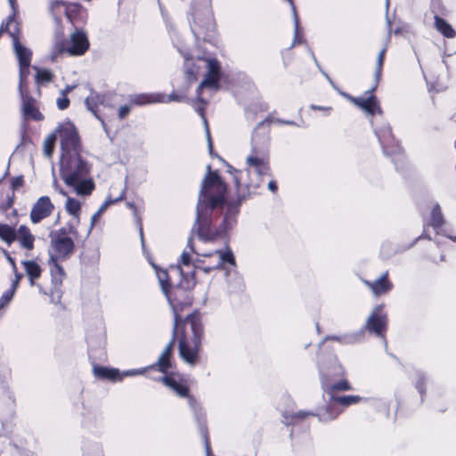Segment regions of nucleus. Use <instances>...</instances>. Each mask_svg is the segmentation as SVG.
<instances>
[{
    "instance_id": "nucleus-13",
    "label": "nucleus",
    "mask_w": 456,
    "mask_h": 456,
    "mask_svg": "<svg viewBox=\"0 0 456 456\" xmlns=\"http://www.w3.org/2000/svg\"><path fill=\"white\" fill-rule=\"evenodd\" d=\"M383 305H377L366 322V330L378 337H385L387 330V314L383 312Z\"/></svg>"
},
{
    "instance_id": "nucleus-28",
    "label": "nucleus",
    "mask_w": 456,
    "mask_h": 456,
    "mask_svg": "<svg viewBox=\"0 0 456 456\" xmlns=\"http://www.w3.org/2000/svg\"><path fill=\"white\" fill-rule=\"evenodd\" d=\"M322 387L325 393L329 395L330 400L332 397H338L336 393L338 391H349L352 390V386L346 379H341L334 384H330L325 380L322 381Z\"/></svg>"
},
{
    "instance_id": "nucleus-22",
    "label": "nucleus",
    "mask_w": 456,
    "mask_h": 456,
    "mask_svg": "<svg viewBox=\"0 0 456 456\" xmlns=\"http://www.w3.org/2000/svg\"><path fill=\"white\" fill-rule=\"evenodd\" d=\"M179 98L174 94L165 95L163 94H139L131 98V103L134 105H145L157 102H169L178 101Z\"/></svg>"
},
{
    "instance_id": "nucleus-14",
    "label": "nucleus",
    "mask_w": 456,
    "mask_h": 456,
    "mask_svg": "<svg viewBox=\"0 0 456 456\" xmlns=\"http://www.w3.org/2000/svg\"><path fill=\"white\" fill-rule=\"evenodd\" d=\"M192 15L191 29L197 37H200L202 31L212 30L214 28V18L209 5H206L201 10L194 11Z\"/></svg>"
},
{
    "instance_id": "nucleus-3",
    "label": "nucleus",
    "mask_w": 456,
    "mask_h": 456,
    "mask_svg": "<svg viewBox=\"0 0 456 456\" xmlns=\"http://www.w3.org/2000/svg\"><path fill=\"white\" fill-rule=\"evenodd\" d=\"M60 176L77 196H90L95 189L92 166L80 153L61 156Z\"/></svg>"
},
{
    "instance_id": "nucleus-8",
    "label": "nucleus",
    "mask_w": 456,
    "mask_h": 456,
    "mask_svg": "<svg viewBox=\"0 0 456 456\" xmlns=\"http://www.w3.org/2000/svg\"><path fill=\"white\" fill-rule=\"evenodd\" d=\"M228 265L232 267L237 265L235 256L229 246L224 250L216 249L196 258L193 262L194 270L192 272L200 270L205 273H209L216 270H225L228 275L231 271Z\"/></svg>"
},
{
    "instance_id": "nucleus-24",
    "label": "nucleus",
    "mask_w": 456,
    "mask_h": 456,
    "mask_svg": "<svg viewBox=\"0 0 456 456\" xmlns=\"http://www.w3.org/2000/svg\"><path fill=\"white\" fill-rule=\"evenodd\" d=\"M93 373L95 378L111 382L121 381L124 377L130 375L129 371L121 373L118 369L109 368L101 365H94Z\"/></svg>"
},
{
    "instance_id": "nucleus-36",
    "label": "nucleus",
    "mask_w": 456,
    "mask_h": 456,
    "mask_svg": "<svg viewBox=\"0 0 456 456\" xmlns=\"http://www.w3.org/2000/svg\"><path fill=\"white\" fill-rule=\"evenodd\" d=\"M430 224L434 227L443 226L445 224L440 206L437 204L434 205L432 208L430 214Z\"/></svg>"
},
{
    "instance_id": "nucleus-21",
    "label": "nucleus",
    "mask_w": 456,
    "mask_h": 456,
    "mask_svg": "<svg viewBox=\"0 0 456 456\" xmlns=\"http://www.w3.org/2000/svg\"><path fill=\"white\" fill-rule=\"evenodd\" d=\"M53 186L61 194L67 197L65 208L67 212L72 216V224L78 225L79 216L81 214V202L77 199L68 196L67 192L62 188L60 187L56 179L53 180Z\"/></svg>"
},
{
    "instance_id": "nucleus-7",
    "label": "nucleus",
    "mask_w": 456,
    "mask_h": 456,
    "mask_svg": "<svg viewBox=\"0 0 456 456\" xmlns=\"http://www.w3.org/2000/svg\"><path fill=\"white\" fill-rule=\"evenodd\" d=\"M91 230H87L84 236L78 234L77 230H57L50 233L49 257L66 260L74 252L75 247L84 245L85 240L89 237Z\"/></svg>"
},
{
    "instance_id": "nucleus-29",
    "label": "nucleus",
    "mask_w": 456,
    "mask_h": 456,
    "mask_svg": "<svg viewBox=\"0 0 456 456\" xmlns=\"http://www.w3.org/2000/svg\"><path fill=\"white\" fill-rule=\"evenodd\" d=\"M21 264L29 280L30 285H35L36 281L41 277L43 272L41 266L34 260H25L22 261Z\"/></svg>"
},
{
    "instance_id": "nucleus-40",
    "label": "nucleus",
    "mask_w": 456,
    "mask_h": 456,
    "mask_svg": "<svg viewBox=\"0 0 456 456\" xmlns=\"http://www.w3.org/2000/svg\"><path fill=\"white\" fill-rule=\"evenodd\" d=\"M309 416H314V412L312 411H298L297 412L291 413L288 419H289L290 423L296 424L305 419H306Z\"/></svg>"
},
{
    "instance_id": "nucleus-47",
    "label": "nucleus",
    "mask_w": 456,
    "mask_h": 456,
    "mask_svg": "<svg viewBox=\"0 0 456 456\" xmlns=\"http://www.w3.org/2000/svg\"><path fill=\"white\" fill-rule=\"evenodd\" d=\"M69 105V100L67 95L61 94V96L57 99V106L60 110H65Z\"/></svg>"
},
{
    "instance_id": "nucleus-25",
    "label": "nucleus",
    "mask_w": 456,
    "mask_h": 456,
    "mask_svg": "<svg viewBox=\"0 0 456 456\" xmlns=\"http://www.w3.org/2000/svg\"><path fill=\"white\" fill-rule=\"evenodd\" d=\"M61 261L63 260L52 257L48 259L51 280L55 289H61L62 287L63 281L67 276L63 266L60 264Z\"/></svg>"
},
{
    "instance_id": "nucleus-54",
    "label": "nucleus",
    "mask_w": 456,
    "mask_h": 456,
    "mask_svg": "<svg viewBox=\"0 0 456 456\" xmlns=\"http://www.w3.org/2000/svg\"><path fill=\"white\" fill-rule=\"evenodd\" d=\"M268 189L273 191V192H275L277 191V185H276V183L274 181H270L268 183Z\"/></svg>"
},
{
    "instance_id": "nucleus-23",
    "label": "nucleus",
    "mask_w": 456,
    "mask_h": 456,
    "mask_svg": "<svg viewBox=\"0 0 456 456\" xmlns=\"http://www.w3.org/2000/svg\"><path fill=\"white\" fill-rule=\"evenodd\" d=\"M219 236V230H192L187 241V247L191 253L197 254L195 249V240L201 242H211Z\"/></svg>"
},
{
    "instance_id": "nucleus-32",
    "label": "nucleus",
    "mask_w": 456,
    "mask_h": 456,
    "mask_svg": "<svg viewBox=\"0 0 456 456\" xmlns=\"http://www.w3.org/2000/svg\"><path fill=\"white\" fill-rule=\"evenodd\" d=\"M153 267L156 270L157 277L163 293H166L169 289L175 287L171 282V278L167 269H161L155 265H153Z\"/></svg>"
},
{
    "instance_id": "nucleus-49",
    "label": "nucleus",
    "mask_w": 456,
    "mask_h": 456,
    "mask_svg": "<svg viewBox=\"0 0 456 456\" xmlns=\"http://www.w3.org/2000/svg\"><path fill=\"white\" fill-rule=\"evenodd\" d=\"M203 436H204L207 455L210 456L212 452H211V445H210V441H209V436H208V431L204 432Z\"/></svg>"
},
{
    "instance_id": "nucleus-53",
    "label": "nucleus",
    "mask_w": 456,
    "mask_h": 456,
    "mask_svg": "<svg viewBox=\"0 0 456 456\" xmlns=\"http://www.w3.org/2000/svg\"><path fill=\"white\" fill-rule=\"evenodd\" d=\"M311 109L314 110H322L324 111L326 114H329L331 110V107H322V106H316V105H311Z\"/></svg>"
},
{
    "instance_id": "nucleus-52",
    "label": "nucleus",
    "mask_w": 456,
    "mask_h": 456,
    "mask_svg": "<svg viewBox=\"0 0 456 456\" xmlns=\"http://www.w3.org/2000/svg\"><path fill=\"white\" fill-rule=\"evenodd\" d=\"M224 222H225V227L224 228H228V227H231L232 225H234L236 223H235V218L232 215L231 216H226L225 218H224Z\"/></svg>"
},
{
    "instance_id": "nucleus-42",
    "label": "nucleus",
    "mask_w": 456,
    "mask_h": 456,
    "mask_svg": "<svg viewBox=\"0 0 456 456\" xmlns=\"http://www.w3.org/2000/svg\"><path fill=\"white\" fill-rule=\"evenodd\" d=\"M288 1L290 3V4L292 6V11H293V14H294L295 38H294L293 45H295L299 44L301 42V38H302L303 35H302V33L299 30L298 18H297V12H296V8L293 5L292 0H288Z\"/></svg>"
},
{
    "instance_id": "nucleus-48",
    "label": "nucleus",
    "mask_w": 456,
    "mask_h": 456,
    "mask_svg": "<svg viewBox=\"0 0 456 456\" xmlns=\"http://www.w3.org/2000/svg\"><path fill=\"white\" fill-rule=\"evenodd\" d=\"M22 178L21 177H14L12 179L11 183L8 185L11 186L12 191L14 193V190L18 189L22 185Z\"/></svg>"
},
{
    "instance_id": "nucleus-60",
    "label": "nucleus",
    "mask_w": 456,
    "mask_h": 456,
    "mask_svg": "<svg viewBox=\"0 0 456 456\" xmlns=\"http://www.w3.org/2000/svg\"><path fill=\"white\" fill-rule=\"evenodd\" d=\"M140 237H141V240H142V243L143 244L144 243V235H143V230L142 229H140Z\"/></svg>"
},
{
    "instance_id": "nucleus-51",
    "label": "nucleus",
    "mask_w": 456,
    "mask_h": 456,
    "mask_svg": "<svg viewBox=\"0 0 456 456\" xmlns=\"http://www.w3.org/2000/svg\"><path fill=\"white\" fill-rule=\"evenodd\" d=\"M130 111V106L124 105L121 106L118 110V117L119 118H124Z\"/></svg>"
},
{
    "instance_id": "nucleus-10",
    "label": "nucleus",
    "mask_w": 456,
    "mask_h": 456,
    "mask_svg": "<svg viewBox=\"0 0 456 456\" xmlns=\"http://www.w3.org/2000/svg\"><path fill=\"white\" fill-rule=\"evenodd\" d=\"M90 43L86 33L81 29H76L65 42L56 43L51 53L52 61L62 53H68L70 56L84 55L89 49Z\"/></svg>"
},
{
    "instance_id": "nucleus-15",
    "label": "nucleus",
    "mask_w": 456,
    "mask_h": 456,
    "mask_svg": "<svg viewBox=\"0 0 456 456\" xmlns=\"http://www.w3.org/2000/svg\"><path fill=\"white\" fill-rule=\"evenodd\" d=\"M375 133L385 154L395 155L401 152V147L392 134L391 127L387 124L376 127Z\"/></svg>"
},
{
    "instance_id": "nucleus-57",
    "label": "nucleus",
    "mask_w": 456,
    "mask_h": 456,
    "mask_svg": "<svg viewBox=\"0 0 456 456\" xmlns=\"http://www.w3.org/2000/svg\"><path fill=\"white\" fill-rule=\"evenodd\" d=\"M404 31H408V26H406V25H403V26L402 28H396V29L394 31V33H395V34H400V33H403V32H404Z\"/></svg>"
},
{
    "instance_id": "nucleus-39",
    "label": "nucleus",
    "mask_w": 456,
    "mask_h": 456,
    "mask_svg": "<svg viewBox=\"0 0 456 456\" xmlns=\"http://www.w3.org/2000/svg\"><path fill=\"white\" fill-rule=\"evenodd\" d=\"M385 53H386V49H382L379 55H378V58H377V67H376V70H375V80H376V85L374 86V87L372 88V90H374L379 83V81L380 80V77H381V74H382V68H383V63H384V59H385Z\"/></svg>"
},
{
    "instance_id": "nucleus-50",
    "label": "nucleus",
    "mask_w": 456,
    "mask_h": 456,
    "mask_svg": "<svg viewBox=\"0 0 456 456\" xmlns=\"http://www.w3.org/2000/svg\"><path fill=\"white\" fill-rule=\"evenodd\" d=\"M104 212L105 211H101V207H100L99 209L97 210V212L92 216V219H91V226L92 227H94L97 224L98 220L101 218L102 215Z\"/></svg>"
},
{
    "instance_id": "nucleus-30",
    "label": "nucleus",
    "mask_w": 456,
    "mask_h": 456,
    "mask_svg": "<svg viewBox=\"0 0 456 456\" xmlns=\"http://www.w3.org/2000/svg\"><path fill=\"white\" fill-rule=\"evenodd\" d=\"M103 103V96L100 95L95 92H91V94L86 98L85 104L88 110L94 113V115L101 120L102 124L104 126L103 120L98 116L97 109L100 104Z\"/></svg>"
},
{
    "instance_id": "nucleus-6",
    "label": "nucleus",
    "mask_w": 456,
    "mask_h": 456,
    "mask_svg": "<svg viewBox=\"0 0 456 456\" xmlns=\"http://www.w3.org/2000/svg\"><path fill=\"white\" fill-rule=\"evenodd\" d=\"M197 284L195 272L183 276L178 284L164 293L173 313L174 319L183 316L194 303L193 289Z\"/></svg>"
},
{
    "instance_id": "nucleus-56",
    "label": "nucleus",
    "mask_w": 456,
    "mask_h": 456,
    "mask_svg": "<svg viewBox=\"0 0 456 456\" xmlns=\"http://www.w3.org/2000/svg\"><path fill=\"white\" fill-rule=\"evenodd\" d=\"M75 88V86H67L64 90L61 91V94L67 95Z\"/></svg>"
},
{
    "instance_id": "nucleus-35",
    "label": "nucleus",
    "mask_w": 456,
    "mask_h": 456,
    "mask_svg": "<svg viewBox=\"0 0 456 456\" xmlns=\"http://www.w3.org/2000/svg\"><path fill=\"white\" fill-rule=\"evenodd\" d=\"M29 231L30 230H18L20 243L28 250L33 249L35 240L34 236L29 232Z\"/></svg>"
},
{
    "instance_id": "nucleus-18",
    "label": "nucleus",
    "mask_w": 456,
    "mask_h": 456,
    "mask_svg": "<svg viewBox=\"0 0 456 456\" xmlns=\"http://www.w3.org/2000/svg\"><path fill=\"white\" fill-rule=\"evenodd\" d=\"M175 341L171 338L167 343L163 352L159 356L157 362L149 367L145 368V370H159V372L167 375L168 371L173 368V351Z\"/></svg>"
},
{
    "instance_id": "nucleus-41",
    "label": "nucleus",
    "mask_w": 456,
    "mask_h": 456,
    "mask_svg": "<svg viewBox=\"0 0 456 456\" xmlns=\"http://www.w3.org/2000/svg\"><path fill=\"white\" fill-rule=\"evenodd\" d=\"M56 134H50L44 142V153L46 157H51L53 152L54 142L56 140Z\"/></svg>"
},
{
    "instance_id": "nucleus-27",
    "label": "nucleus",
    "mask_w": 456,
    "mask_h": 456,
    "mask_svg": "<svg viewBox=\"0 0 456 456\" xmlns=\"http://www.w3.org/2000/svg\"><path fill=\"white\" fill-rule=\"evenodd\" d=\"M342 411L343 410L339 409L336 403L330 400L326 405L314 413V416H316L320 421L327 422L336 419Z\"/></svg>"
},
{
    "instance_id": "nucleus-38",
    "label": "nucleus",
    "mask_w": 456,
    "mask_h": 456,
    "mask_svg": "<svg viewBox=\"0 0 456 456\" xmlns=\"http://www.w3.org/2000/svg\"><path fill=\"white\" fill-rule=\"evenodd\" d=\"M126 197V191L125 189H122L119 194L117 197H113L111 194H110L105 201L101 205V211H106V209L115 203L121 201Z\"/></svg>"
},
{
    "instance_id": "nucleus-2",
    "label": "nucleus",
    "mask_w": 456,
    "mask_h": 456,
    "mask_svg": "<svg viewBox=\"0 0 456 456\" xmlns=\"http://www.w3.org/2000/svg\"><path fill=\"white\" fill-rule=\"evenodd\" d=\"M179 52L183 55L184 57V69H185V75L186 78L189 82H193L197 79L198 74L200 72V69L204 65L207 69V74L205 76V78L203 81L200 84L197 93H198V101L199 105L195 107L198 113L203 118L206 131H207V136H208V148L210 152L212 151V142L210 138V133L208 126L207 119L204 116V107L206 105V102L201 98V93L202 90L205 88H208L212 91H216L219 88V80H220V64L219 62L213 58H198L195 61L188 57L187 51H183L181 47L178 46Z\"/></svg>"
},
{
    "instance_id": "nucleus-58",
    "label": "nucleus",
    "mask_w": 456,
    "mask_h": 456,
    "mask_svg": "<svg viewBox=\"0 0 456 456\" xmlns=\"http://www.w3.org/2000/svg\"><path fill=\"white\" fill-rule=\"evenodd\" d=\"M19 282L18 281L14 280L11 288L10 289H13V292L15 293L16 292V289L18 288V285H19Z\"/></svg>"
},
{
    "instance_id": "nucleus-19",
    "label": "nucleus",
    "mask_w": 456,
    "mask_h": 456,
    "mask_svg": "<svg viewBox=\"0 0 456 456\" xmlns=\"http://www.w3.org/2000/svg\"><path fill=\"white\" fill-rule=\"evenodd\" d=\"M369 95L367 97H353L348 94H344L346 99H348L351 102L355 104L357 107L364 110L370 115H374L376 113L381 114V109L379 107V102L375 96L371 94L370 92H368Z\"/></svg>"
},
{
    "instance_id": "nucleus-26",
    "label": "nucleus",
    "mask_w": 456,
    "mask_h": 456,
    "mask_svg": "<svg viewBox=\"0 0 456 456\" xmlns=\"http://www.w3.org/2000/svg\"><path fill=\"white\" fill-rule=\"evenodd\" d=\"M20 96L22 98V112L25 118L43 119V115L37 110L35 101L26 95L25 84H23V94H20Z\"/></svg>"
},
{
    "instance_id": "nucleus-1",
    "label": "nucleus",
    "mask_w": 456,
    "mask_h": 456,
    "mask_svg": "<svg viewBox=\"0 0 456 456\" xmlns=\"http://www.w3.org/2000/svg\"><path fill=\"white\" fill-rule=\"evenodd\" d=\"M204 333L202 314L199 309L174 319L171 338L177 341L179 356L186 363L199 362Z\"/></svg>"
},
{
    "instance_id": "nucleus-62",
    "label": "nucleus",
    "mask_w": 456,
    "mask_h": 456,
    "mask_svg": "<svg viewBox=\"0 0 456 456\" xmlns=\"http://www.w3.org/2000/svg\"><path fill=\"white\" fill-rule=\"evenodd\" d=\"M447 236H448L449 238H451L452 240L456 241V237H453V236H452V235H450V234H447Z\"/></svg>"
},
{
    "instance_id": "nucleus-9",
    "label": "nucleus",
    "mask_w": 456,
    "mask_h": 456,
    "mask_svg": "<svg viewBox=\"0 0 456 456\" xmlns=\"http://www.w3.org/2000/svg\"><path fill=\"white\" fill-rule=\"evenodd\" d=\"M2 25H4V32H8L13 41L14 51L20 64L19 90L20 94H23V84H25V81L29 75V66L32 53L29 49L23 46L18 41L16 35L19 32V26L12 17H9L6 23H3Z\"/></svg>"
},
{
    "instance_id": "nucleus-44",
    "label": "nucleus",
    "mask_w": 456,
    "mask_h": 456,
    "mask_svg": "<svg viewBox=\"0 0 456 456\" xmlns=\"http://www.w3.org/2000/svg\"><path fill=\"white\" fill-rule=\"evenodd\" d=\"M13 289H8L0 297V309L7 306L14 297Z\"/></svg>"
},
{
    "instance_id": "nucleus-59",
    "label": "nucleus",
    "mask_w": 456,
    "mask_h": 456,
    "mask_svg": "<svg viewBox=\"0 0 456 456\" xmlns=\"http://www.w3.org/2000/svg\"><path fill=\"white\" fill-rule=\"evenodd\" d=\"M14 272H15V280H16V281H20L21 280V278H22V274H21V273H18V271H17V270H16V271H14Z\"/></svg>"
},
{
    "instance_id": "nucleus-5",
    "label": "nucleus",
    "mask_w": 456,
    "mask_h": 456,
    "mask_svg": "<svg viewBox=\"0 0 456 456\" xmlns=\"http://www.w3.org/2000/svg\"><path fill=\"white\" fill-rule=\"evenodd\" d=\"M246 168L236 170L229 167L232 175L239 199L256 193L263 182V177L270 175L269 159L266 155L259 156L253 151L246 159Z\"/></svg>"
},
{
    "instance_id": "nucleus-45",
    "label": "nucleus",
    "mask_w": 456,
    "mask_h": 456,
    "mask_svg": "<svg viewBox=\"0 0 456 456\" xmlns=\"http://www.w3.org/2000/svg\"><path fill=\"white\" fill-rule=\"evenodd\" d=\"M17 230H0V238L11 244L17 238Z\"/></svg>"
},
{
    "instance_id": "nucleus-46",
    "label": "nucleus",
    "mask_w": 456,
    "mask_h": 456,
    "mask_svg": "<svg viewBox=\"0 0 456 456\" xmlns=\"http://www.w3.org/2000/svg\"><path fill=\"white\" fill-rule=\"evenodd\" d=\"M415 387L418 390V392L421 395L422 397L426 395L427 379L425 376H423V375L419 376V378L416 381V384H415Z\"/></svg>"
},
{
    "instance_id": "nucleus-31",
    "label": "nucleus",
    "mask_w": 456,
    "mask_h": 456,
    "mask_svg": "<svg viewBox=\"0 0 456 456\" xmlns=\"http://www.w3.org/2000/svg\"><path fill=\"white\" fill-rule=\"evenodd\" d=\"M14 193L7 183L0 182V208L5 209L12 206Z\"/></svg>"
},
{
    "instance_id": "nucleus-11",
    "label": "nucleus",
    "mask_w": 456,
    "mask_h": 456,
    "mask_svg": "<svg viewBox=\"0 0 456 456\" xmlns=\"http://www.w3.org/2000/svg\"><path fill=\"white\" fill-rule=\"evenodd\" d=\"M61 141V154L75 155L80 153L79 137L75 126L70 122L61 124L54 133Z\"/></svg>"
},
{
    "instance_id": "nucleus-16",
    "label": "nucleus",
    "mask_w": 456,
    "mask_h": 456,
    "mask_svg": "<svg viewBox=\"0 0 456 456\" xmlns=\"http://www.w3.org/2000/svg\"><path fill=\"white\" fill-rule=\"evenodd\" d=\"M50 12L57 23H61L62 14H66L68 20L75 25L77 23V20L73 16V12L76 10L81 18V21H85V11L78 7H74V10H70L65 2L60 0L52 1L49 7Z\"/></svg>"
},
{
    "instance_id": "nucleus-17",
    "label": "nucleus",
    "mask_w": 456,
    "mask_h": 456,
    "mask_svg": "<svg viewBox=\"0 0 456 456\" xmlns=\"http://www.w3.org/2000/svg\"><path fill=\"white\" fill-rule=\"evenodd\" d=\"M361 281L371 291L373 296L377 297L388 294L394 289V283L389 278L388 271L381 273V275L374 281L364 278H362Z\"/></svg>"
},
{
    "instance_id": "nucleus-64",
    "label": "nucleus",
    "mask_w": 456,
    "mask_h": 456,
    "mask_svg": "<svg viewBox=\"0 0 456 456\" xmlns=\"http://www.w3.org/2000/svg\"><path fill=\"white\" fill-rule=\"evenodd\" d=\"M10 4H11L12 7H13V4H14L13 0H10Z\"/></svg>"
},
{
    "instance_id": "nucleus-43",
    "label": "nucleus",
    "mask_w": 456,
    "mask_h": 456,
    "mask_svg": "<svg viewBox=\"0 0 456 456\" xmlns=\"http://www.w3.org/2000/svg\"><path fill=\"white\" fill-rule=\"evenodd\" d=\"M37 81L39 84L50 82L53 78V73L48 69H37Z\"/></svg>"
},
{
    "instance_id": "nucleus-33",
    "label": "nucleus",
    "mask_w": 456,
    "mask_h": 456,
    "mask_svg": "<svg viewBox=\"0 0 456 456\" xmlns=\"http://www.w3.org/2000/svg\"><path fill=\"white\" fill-rule=\"evenodd\" d=\"M436 28L445 37L452 38L456 36L455 30L452 26L444 19L436 16L435 17Z\"/></svg>"
},
{
    "instance_id": "nucleus-55",
    "label": "nucleus",
    "mask_w": 456,
    "mask_h": 456,
    "mask_svg": "<svg viewBox=\"0 0 456 456\" xmlns=\"http://www.w3.org/2000/svg\"><path fill=\"white\" fill-rule=\"evenodd\" d=\"M5 254H6L7 260L12 265L13 270L16 271L17 266H16L15 260L12 257H11L7 252H5Z\"/></svg>"
},
{
    "instance_id": "nucleus-37",
    "label": "nucleus",
    "mask_w": 456,
    "mask_h": 456,
    "mask_svg": "<svg viewBox=\"0 0 456 456\" xmlns=\"http://www.w3.org/2000/svg\"><path fill=\"white\" fill-rule=\"evenodd\" d=\"M193 265L192 261H191V253L190 252H187V251H183L180 256V259L177 263V265L175 267V269H176L182 277L183 276H191V273L190 274H185L183 271V268L182 266L184 265V266H189L191 265Z\"/></svg>"
},
{
    "instance_id": "nucleus-34",
    "label": "nucleus",
    "mask_w": 456,
    "mask_h": 456,
    "mask_svg": "<svg viewBox=\"0 0 456 456\" xmlns=\"http://www.w3.org/2000/svg\"><path fill=\"white\" fill-rule=\"evenodd\" d=\"M362 400V397L359 395H341L338 397H332L331 402L346 408L352 404L359 403Z\"/></svg>"
},
{
    "instance_id": "nucleus-61",
    "label": "nucleus",
    "mask_w": 456,
    "mask_h": 456,
    "mask_svg": "<svg viewBox=\"0 0 456 456\" xmlns=\"http://www.w3.org/2000/svg\"><path fill=\"white\" fill-rule=\"evenodd\" d=\"M280 122L282 123V124H288V125H292L293 124V122H291V121H280Z\"/></svg>"
},
{
    "instance_id": "nucleus-20",
    "label": "nucleus",
    "mask_w": 456,
    "mask_h": 456,
    "mask_svg": "<svg viewBox=\"0 0 456 456\" xmlns=\"http://www.w3.org/2000/svg\"><path fill=\"white\" fill-rule=\"evenodd\" d=\"M53 205L51 202L49 197L42 196L34 204L30 218L34 224L39 223L42 219L47 217L53 211Z\"/></svg>"
},
{
    "instance_id": "nucleus-63",
    "label": "nucleus",
    "mask_w": 456,
    "mask_h": 456,
    "mask_svg": "<svg viewBox=\"0 0 456 456\" xmlns=\"http://www.w3.org/2000/svg\"><path fill=\"white\" fill-rule=\"evenodd\" d=\"M0 228H10V227L6 224H0Z\"/></svg>"
},
{
    "instance_id": "nucleus-12",
    "label": "nucleus",
    "mask_w": 456,
    "mask_h": 456,
    "mask_svg": "<svg viewBox=\"0 0 456 456\" xmlns=\"http://www.w3.org/2000/svg\"><path fill=\"white\" fill-rule=\"evenodd\" d=\"M159 380L167 387L174 391L179 397L193 400L191 395L188 380L183 378L179 373L170 372L159 379Z\"/></svg>"
},
{
    "instance_id": "nucleus-4",
    "label": "nucleus",
    "mask_w": 456,
    "mask_h": 456,
    "mask_svg": "<svg viewBox=\"0 0 456 456\" xmlns=\"http://www.w3.org/2000/svg\"><path fill=\"white\" fill-rule=\"evenodd\" d=\"M208 173L201 182L197 205L196 224L198 228H206L210 224L212 210L222 205L227 192V187L216 172L207 167Z\"/></svg>"
}]
</instances>
